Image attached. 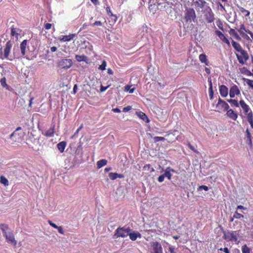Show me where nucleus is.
<instances>
[{
    "instance_id": "obj_1",
    "label": "nucleus",
    "mask_w": 253,
    "mask_h": 253,
    "mask_svg": "<svg viewBox=\"0 0 253 253\" xmlns=\"http://www.w3.org/2000/svg\"><path fill=\"white\" fill-rule=\"evenodd\" d=\"M0 228L2 231L3 236L5 237L7 242L15 246L17 242L15 239L12 231L6 224H1Z\"/></svg>"
},
{
    "instance_id": "obj_2",
    "label": "nucleus",
    "mask_w": 253,
    "mask_h": 253,
    "mask_svg": "<svg viewBox=\"0 0 253 253\" xmlns=\"http://www.w3.org/2000/svg\"><path fill=\"white\" fill-rule=\"evenodd\" d=\"M239 232V230L227 231L224 233L223 238L227 241H234L238 244L239 243V241L238 240Z\"/></svg>"
},
{
    "instance_id": "obj_3",
    "label": "nucleus",
    "mask_w": 253,
    "mask_h": 253,
    "mask_svg": "<svg viewBox=\"0 0 253 253\" xmlns=\"http://www.w3.org/2000/svg\"><path fill=\"white\" fill-rule=\"evenodd\" d=\"M130 231H131V229L129 227H119L115 230L114 236L116 238L119 237L125 238L129 234Z\"/></svg>"
},
{
    "instance_id": "obj_4",
    "label": "nucleus",
    "mask_w": 253,
    "mask_h": 253,
    "mask_svg": "<svg viewBox=\"0 0 253 253\" xmlns=\"http://www.w3.org/2000/svg\"><path fill=\"white\" fill-rule=\"evenodd\" d=\"M196 17L195 10L193 8H188L185 13V19L187 22L191 23L194 21Z\"/></svg>"
},
{
    "instance_id": "obj_5",
    "label": "nucleus",
    "mask_w": 253,
    "mask_h": 253,
    "mask_svg": "<svg viewBox=\"0 0 253 253\" xmlns=\"http://www.w3.org/2000/svg\"><path fill=\"white\" fill-rule=\"evenodd\" d=\"M232 44L236 51L240 52L241 54L243 55L246 60L249 59V56L247 52L242 49L241 45L238 42L232 41Z\"/></svg>"
},
{
    "instance_id": "obj_6",
    "label": "nucleus",
    "mask_w": 253,
    "mask_h": 253,
    "mask_svg": "<svg viewBox=\"0 0 253 253\" xmlns=\"http://www.w3.org/2000/svg\"><path fill=\"white\" fill-rule=\"evenodd\" d=\"M58 66L61 68L69 69L73 64V62L70 59H62L58 62Z\"/></svg>"
},
{
    "instance_id": "obj_7",
    "label": "nucleus",
    "mask_w": 253,
    "mask_h": 253,
    "mask_svg": "<svg viewBox=\"0 0 253 253\" xmlns=\"http://www.w3.org/2000/svg\"><path fill=\"white\" fill-rule=\"evenodd\" d=\"M215 108L218 112H220L221 110L227 111L229 108V106L226 102L219 97L218 103L216 105Z\"/></svg>"
},
{
    "instance_id": "obj_8",
    "label": "nucleus",
    "mask_w": 253,
    "mask_h": 253,
    "mask_svg": "<svg viewBox=\"0 0 253 253\" xmlns=\"http://www.w3.org/2000/svg\"><path fill=\"white\" fill-rule=\"evenodd\" d=\"M150 253H163L162 247L158 242H153L151 243Z\"/></svg>"
},
{
    "instance_id": "obj_9",
    "label": "nucleus",
    "mask_w": 253,
    "mask_h": 253,
    "mask_svg": "<svg viewBox=\"0 0 253 253\" xmlns=\"http://www.w3.org/2000/svg\"><path fill=\"white\" fill-rule=\"evenodd\" d=\"M22 56L19 46L17 44L14 45L13 48L12 53L10 55L9 60L12 61L14 58H20Z\"/></svg>"
},
{
    "instance_id": "obj_10",
    "label": "nucleus",
    "mask_w": 253,
    "mask_h": 253,
    "mask_svg": "<svg viewBox=\"0 0 253 253\" xmlns=\"http://www.w3.org/2000/svg\"><path fill=\"white\" fill-rule=\"evenodd\" d=\"M207 4L205 0H193V5L197 11L203 9Z\"/></svg>"
},
{
    "instance_id": "obj_11",
    "label": "nucleus",
    "mask_w": 253,
    "mask_h": 253,
    "mask_svg": "<svg viewBox=\"0 0 253 253\" xmlns=\"http://www.w3.org/2000/svg\"><path fill=\"white\" fill-rule=\"evenodd\" d=\"M149 3V8L150 10L153 13H154V11H155L157 9H161L163 7V6L162 5V3L157 1V0H156V1H154V0H150Z\"/></svg>"
},
{
    "instance_id": "obj_12",
    "label": "nucleus",
    "mask_w": 253,
    "mask_h": 253,
    "mask_svg": "<svg viewBox=\"0 0 253 253\" xmlns=\"http://www.w3.org/2000/svg\"><path fill=\"white\" fill-rule=\"evenodd\" d=\"M12 47V42L11 41H8L5 45V47L4 49V54L3 56L4 58L7 59L9 60L10 58V54L11 49Z\"/></svg>"
},
{
    "instance_id": "obj_13",
    "label": "nucleus",
    "mask_w": 253,
    "mask_h": 253,
    "mask_svg": "<svg viewBox=\"0 0 253 253\" xmlns=\"http://www.w3.org/2000/svg\"><path fill=\"white\" fill-rule=\"evenodd\" d=\"M240 93V91L236 85L234 84L230 87L229 96L231 98H233L236 95H239Z\"/></svg>"
},
{
    "instance_id": "obj_14",
    "label": "nucleus",
    "mask_w": 253,
    "mask_h": 253,
    "mask_svg": "<svg viewBox=\"0 0 253 253\" xmlns=\"http://www.w3.org/2000/svg\"><path fill=\"white\" fill-rule=\"evenodd\" d=\"M28 40H24L20 45V50L22 57L26 54V48L27 46Z\"/></svg>"
},
{
    "instance_id": "obj_15",
    "label": "nucleus",
    "mask_w": 253,
    "mask_h": 253,
    "mask_svg": "<svg viewBox=\"0 0 253 253\" xmlns=\"http://www.w3.org/2000/svg\"><path fill=\"white\" fill-rule=\"evenodd\" d=\"M207 12L208 14L206 15V19L208 23H211L214 20V14L210 7H208Z\"/></svg>"
},
{
    "instance_id": "obj_16",
    "label": "nucleus",
    "mask_w": 253,
    "mask_h": 253,
    "mask_svg": "<svg viewBox=\"0 0 253 253\" xmlns=\"http://www.w3.org/2000/svg\"><path fill=\"white\" fill-rule=\"evenodd\" d=\"M215 34L223 42L226 43L228 46H230L229 41L225 37L222 32L217 30L215 31Z\"/></svg>"
},
{
    "instance_id": "obj_17",
    "label": "nucleus",
    "mask_w": 253,
    "mask_h": 253,
    "mask_svg": "<svg viewBox=\"0 0 253 253\" xmlns=\"http://www.w3.org/2000/svg\"><path fill=\"white\" fill-rule=\"evenodd\" d=\"M240 105L243 110L245 115L252 111L249 106L247 105L243 100H241L240 101Z\"/></svg>"
},
{
    "instance_id": "obj_18",
    "label": "nucleus",
    "mask_w": 253,
    "mask_h": 253,
    "mask_svg": "<svg viewBox=\"0 0 253 253\" xmlns=\"http://www.w3.org/2000/svg\"><path fill=\"white\" fill-rule=\"evenodd\" d=\"M21 30L18 28H14L12 26L11 29V36L12 37H15L16 40H18L19 36L20 35Z\"/></svg>"
},
{
    "instance_id": "obj_19",
    "label": "nucleus",
    "mask_w": 253,
    "mask_h": 253,
    "mask_svg": "<svg viewBox=\"0 0 253 253\" xmlns=\"http://www.w3.org/2000/svg\"><path fill=\"white\" fill-rule=\"evenodd\" d=\"M226 115L228 117L234 121H236L238 118V114L232 109H228L227 110Z\"/></svg>"
},
{
    "instance_id": "obj_20",
    "label": "nucleus",
    "mask_w": 253,
    "mask_h": 253,
    "mask_svg": "<svg viewBox=\"0 0 253 253\" xmlns=\"http://www.w3.org/2000/svg\"><path fill=\"white\" fill-rule=\"evenodd\" d=\"M55 133V125H53L51 127L45 131L43 134L45 136L47 137H51L54 136Z\"/></svg>"
},
{
    "instance_id": "obj_21",
    "label": "nucleus",
    "mask_w": 253,
    "mask_h": 253,
    "mask_svg": "<svg viewBox=\"0 0 253 253\" xmlns=\"http://www.w3.org/2000/svg\"><path fill=\"white\" fill-rule=\"evenodd\" d=\"M219 92L221 96L225 97L227 96L228 89L227 86L224 85H221L219 87Z\"/></svg>"
},
{
    "instance_id": "obj_22",
    "label": "nucleus",
    "mask_w": 253,
    "mask_h": 253,
    "mask_svg": "<svg viewBox=\"0 0 253 253\" xmlns=\"http://www.w3.org/2000/svg\"><path fill=\"white\" fill-rule=\"evenodd\" d=\"M128 236H129L130 239L133 241H135L137 238H141V235L140 233L134 231L132 232L130 231Z\"/></svg>"
},
{
    "instance_id": "obj_23",
    "label": "nucleus",
    "mask_w": 253,
    "mask_h": 253,
    "mask_svg": "<svg viewBox=\"0 0 253 253\" xmlns=\"http://www.w3.org/2000/svg\"><path fill=\"white\" fill-rule=\"evenodd\" d=\"M109 178L112 180H115L117 178H123L124 177V175L123 174H119L115 172H110L109 173Z\"/></svg>"
},
{
    "instance_id": "obj_24",
    "label": "nucleus",
    "mask_w": 253,
    "mask_h": 253,
    "mask_svg": "<svg viewBox=\"0 0 253 253\" xmlns=\"http://www.w3.org/2000/svg\"><path fill=\"white\" fill-rule=\"evenodd\" d=\"M66 142L62 141L59 142L57 145V148L61 153H63L64 151L65 148L66 146Z\"/></svg>"
},
{
    "instance_id": "obj_25",
    "label": "nucleus",
    "mask_w": 253,
    "mask_h": 253,
    "mask_svg": "<svg viewBox=\"0 0 253 253\" xmlns=\"http://www.w3.org/2000/svg\"><path fill=\"white\" fill-rule=\"evenodd\" d=\"M138 117L140 118L141 120L144 121V122L146 123L149 122V120L148 118V117L144 114V113L142 112H137L136 113Z\"/></svg>"
},
{
    "instance_id": "obj_26",
    "label": "nucleus",
    "mask_w": 253,
    "mask_h": 253,
    "mask_svg": "<svg viewBox=\"0 0 253 253\" xmlns=\"http://www.w3.org/2000/svg\"><path fill=\"white\" fill-rule=\"evenodd\" d=\"M75 34H71L68 36H63L62 38H60V40L63 42H68L72 40L75 37Z\"/></svg>"
},
{
    "instance_id": "obj_27",
    "label": "nucleus",
    "mask_w": 253,
    "mask_h": 253,
    "mask_svg": "<svg viewBox=\"0 0 253 253\" xmlns=\"http://www.w3.org/2000/svg\"><path fill=\"white\" fill-rule=\"evenodd\" d=\"M229 34L231 36H233L235 39L237 40H241V38L234 29H231L229 31Z\"/></svg>"
},
{
    "instance_id": "obj_28",
    "label": "nucleus",
    "mask_w": 253,
    "mask_h": 253,
    "mask_svg": "<svg viewBox=\"0 0 253 253\" xmlns=\"http://www.w3.org/2000/svg\"><path fill=\"white\" fill-rule=\"evenodd\" d=\"M245 30H246V28H245L244 24H242L241 25L240 29L238 31H239V32L240 33V34L241 35H242L243 37L246 38L247 40H249L250 37L248 35H246L244 33V31H245Z\"/></svg>"
},
{
    "instance_id": "obj_29",
    "label": "nucleus",
    "mask_w": 253,
    "mask_h": 253,
    "mask_svg": "<svg viewBox=\"0 0 253 253\" xmlns=\"http://www.w3.org/2000/svg\"><path fill=\"white\" fill-rule=\"evenodd\" d=\"M199 60L202 63H205L206 65H208V59L205 54L202 53L200 54L199 55Z\"/></svg>"
},
{
    "instance_id": "obj_30",
    "label": "nucleus",
    "mask_w": 253,
    "mask_h": 253,
    "mask_svg": "<svg viewBox=\"0 0 253 253\" xmlns=\"http://www.w3.org/2000/svg\"><path fill=\"white\" fill-rule=\"evenodd\" d=\"M107 163V161L106 159H101L97 162V168L100 169L102 167L105 166Z\"/></svg>"
},
{
    "instance_id": "obj_31",
    "label": "nucleus",
    "mask_w": 253,
    "mask_h": 253,
    "mask_svg": "<svg viewBox=\"0 0 253 253\" xmlns=\"http://www.w3.org/2000/svg\"><path fill=\"white\" fill-rule=\"evenodd\" d=\"M76 59L78 62H81V61H85L87 59V58L86 56L84 55H76L75 56Z\"/></svg>"
},
{
    "instance_id": "obj_32",
    "label": "nucleus",
    "mask_w": 253,
    "mask_h": 253,
    "mask_svg": "<svg viewBox=\"0 0 253 253\" xmlns=\"http://www.w3.org/2000/svg\"><path fill=\"white\" fill-rule=\"evenodd\" d=\"M237 58L240 63L242 64H245L247 60H246L244 57L243 55H239V54H236Z\"/></svg>"
},
{
    "instance_id": "obj_33",
    "label": "nucleus",
    "mask_w": 253,
    "mask_h": 253,
    "mask_svg": "<svg viewBox=\"0 0 253 253\" xmlns=\"http://www.w3.org/2000/svg\"><path fill=\"white\" fill-rule=\"evenodd\" d=\"M0 182L1 184H3L5 186H7L9 185V182L8 180L4 176H0Z\"/></svg>"
},
{
    "instance_id": "obj_34",
    "label": "nucleus",
    "mask_w": 253,
    "mask_h": 253,
    "mask_svg": "<svg viewBox=\"0 0 253 253\" xmlns=\"http://www.w3.org/2000/svg\"><path fill=\"white\" fill-rule=\"evenodd\" d=\"M227 101L230 103L232 106H235L236 107H238L239 106V104L237 100L230 99H228Z\"/></svg>"
},
{
    "instance_id": "obj_35",
    "label": "nucleus",
    "mask_w": 253,
    "mask_h": 253,
    "mask_svg": "<svg viewBox=\"0 0 253 253\" xmlns=\"http://www.w3.org/2000/svg\"><path fill=\"white\" fill-rule=\"evenodd\" d=\"M242 251L243 253H250L251 250L246 245H244L242 247Z\"/></svg>"
},
{
    "instance_id": "obj_36",
    "label": "nucleus",
    "mask_w": 253,
    "mask_h": 253,
    "mask_svg": "<svg viewBox=\"0 0 253 253\" xmlns=\"http://www.w3.org/2000/svg\"><path fill=\"white\" fill-rule=\"evenodd\" d=\"M165 177H167L169 180H170L171 178V174L170 171H169L167 169H166L165 173L163 174Z\"/></svg>"
},
{
    "instance_id": "obj_37",
    "label": "nucleus",
    "mask_w": 253,
    "mask_h": 253,
    "mask_svg": "<svg viewBox=\"0 0 253 253\" xmlns=\"http://www.w3.org/2000/svg\"><path fill=\"white\" fill-rule=\"evenodd\" d=\"M246 134H247V139L248 140H249V144H252V136H251V133L249 131V130L248 128H247L246 130Z\"/></svg>"
},
{
    "instance_id": "obj_38",
    "label": "nucleus",
    "mask_w": 253,
    "mask_h": 253,
    "mask_svg": "<svg viewBox=\"0 0 253 253\" xmlns=\"http://www.w3.org/2000/svg\"><path fill=\"white\" fill-rule=\"evenodd\" d=\"M246 119L248 121H251L253 120V113L252 111L249 112V113L246 115Z\"/></svg>"
},
{
    "instance_id": "obj_39",
    "label": "nucleus",
    "mask_w": 253,
    "mask_h": 253,
    "mask_svg": "<svg viewBox=\"0 0 253 253\" xmlns=\"http://www.w3.org/2000/svg\"><path fill=\"white\" fill-rule=\"evenodd\" d=\"M239 9H240V11L242 12V13H245V16H249L250 14V12L249 11L245 9V8H244L243 7H238Z\"/></svg>"
},
{
    "instance_id": "obj_40",
    "label": "nucleus",
    "mask_w": 253,
    "mask_h": 253,
    "mask_svg": "<svg viewBox=\"0 0 253 253\" xmlns=\"http://www.w3.org/2000/svg\"><path fill=\"white\" fill-rule=\"evenodd\" d=\"M106 11H107V14L109 15H110L111 16H112V17H114V20L115 21H116L117 17H116V16L115 15H114V14H112V13L111 12V9H110L109 7L108 6V7H106Z\"/></svg>"
},
{
    "instance_id": "obj_41",
    "label": "nucleus",
    "mask_w": 253,
    "mask_h": 253,
    "mask_svg": "<svg viewBox=\"0 0 253 253\" xmlns=\"http://www.w3.org/2000/svg\"><path fill=\"white\" fill-rule=\"evenodd\" d=\"M233 217L237 219H241V218H243V215L238 213L237 211H236L233 215Z\"/></svg>"
},
{
    "instance_id": "obj_42",
    "label": "nucleus",
    "mask_w": 253,
    "mask_h": 253,
    "mask_svg": "<svg viewBox=\"0 0 253 253\" xmlns=\"http://www.w3.org/2000/svg\"><path fill=\"white\" fill-rule=\"evenodd\" d=\"M106 62L105 60H103L102 62V64L99 66L98 69L101 70H104L106 67Z\"/></svg>"
},
{
    "instance_id": "obj_43",
    "label": "nucleus",
    "mask_w": 253,
    "mask_h": 253,
    "mask_svg": "<svg viewBox=\"0 0 253 253\" xmlns=\"http://www.w3.org/2000/svg\"><path fill=\"white\" fill-rule=\"evenodd\" d=\"M153 139H154L155 142H159L160 141H164L165 140V138L163 137L155 136L153 138Z\"/></svg>"
},
{
    "instance_id": "obj_44",
    "label": "nucleus",
    "mask_w": 253,
    "mask_h": 253,
    "mask_svg": "<svg viewBox=\"0 0 253 253\" xmlns=\"http://www.w3.org/2000/svg\"><path fill=\"white\" fill-rule=\"evenodd\" d=\"M0 82L2 87H5L7 86V84L6 83V79L5 78L1 79Z\"/></svg>"
},
{
    "instance_id": "obj_45",
    "label": "nucleus",
    "mask_w": 253,
    "mask_h": 253,
    "mask_svg": "<svg viewBox=\"0 0 253 253\" xmlns=\"http://www.w3.org/2000/svg\"><path fill=\"white\" fill-rule=\"evenodd\" d=\"M202 190H204L205 191H207L209 190V188L206 185H201L198 188V191H201Z\"/></svg>"
},
{
    "instance_id": "obj_46",
    "label": "nucleus",
    "mask_w": 253,
    "mask_h": 253,
    "mask_svg": "<svg viewBox=\"0 0 253 253\" xmlns=\"http://www.w3.org/2000/svg\"><path fill=\"white\" fill-rule=\"evenodd\" d=\"M130 87L131 86H129V85L126 86L125 90L129 91V93H132L133 92V91L135 89V88L133 87V88H130Z\"/></svg>"
},
{
    "instance_id": "obj_47",
    "label": "nucleus",
    "mask_w": 253,
    "mask_h": 253,
    "mask_svg": "<svg viewBox=\"0 0 253 253\" xmlns=\"http://www.w3.org/2000/svg\"><path fill=\"white\" fill-rule=\"evenodd\" d=\"M209 96L210 99L211 100L213 99V91L212 89V87H209Z\"/></svg>"
},
{
    "instance_id": "obj_48",
    "label": "nucleus",
    "mask_w": 253,
    "mask_h": 253,
    "mask_svg": "<svg viewBox=\"0 0 253 253\" xmlns=\"http://www.w3.org/2000/svg\"><path fill=\"white\" fill-rule=\"evenodd\" d=\"M247 84L253 89V80L247 79Z\"/></svg>"
},
{
    "instance_id": "obj_49",
    "label": "nucleus",
    "mask_w": 253,
    "mask_h": 253,
    "mask_svg": "<svg viewBox=\"0 0 253 253\" xmlns=\"http://www.w3.org/2000/svg\"><path fill=\"white\" fill-rule=\"evenodd\" d=\"M91 26L93 27L94 26H102V23L100 21H97L92 24H91Z\"/></svg>"
},
{
    "instance_id": "obj_50",
    "label": "nucleus",
    "mask_w": 253,
    "mask_h": 253,
    "mask_svg": "<svg viewBox=\"0 0 253 253\" xmlns=\"http://www.w3.org/2000/svg\"><path fill=\"white\" fill-rule=\"evenodd\" d=\"M144 169H146L147 168L148 169H150L151 172H153L155 171V169L151 167V165L150 164L146 165L144 167Z\"/></svg>"
},
{
    "instance_id": "obj_51",
    "label": "nucleus",
    "mask_w": 253,
    "mask_h": 253,
    "mask_svg": "<svg viewBox=\"0 0 253 253\" xmlns=\"http://www.w3.org/2000/svg\"><path fill=\"white\" fill-rule=\"evenodd\" d=\"M132 107L131 106H127L123 108V111L124 112H126L130 111Z\"/></svg>"
},
{
    "instance_id": "obj_52",
    "label": "nucleus",
    "mask_w": 253,
    "mask_h": 253,
    "mask_svg": "<svg viewBox=\"0 0 253 253\" xmlns=\"http://www.w3.org/2000/svg\"><path fill=\"white\" fill-rule=\"evenodd\" d=\"M165 176L164 174L160 175L158 178V180L159 182H162L164 181Z\"/></svg>"
},
{
    "instance_id": "obj_53",
    "label": "nucleus",
    "mask_w": 253,
    "mask_h": 253,
    "mask_svg": "<svg viewBox=\"0 0 253 253\" xmlns=\"http://www.w3.org/2000/svg\"><path fill=\"white\" fill-rule=\"evenodd\" d=\"M83 127V124H82V125L80 126V127L77 129V130L76 131V132H75V133H74V135H73V136H72L71 137V138H73L75 135H76V134H77L79 133V131H80V130H81L82 129Z\"/></svg>"
},
{
    "instance_id": "obj_54",
    "label": "nucleus",
    "mask_w": 253,
    "mask_h": 253,
    "mask_svg": "<svg viewBox=\"0 0 253 253\" xmlns=\"http://www.w3.org/2000/svg\"><path fill=\"white\" fill-rule=\"evenodd\" d=\"M56 229H58L59 233H61V234H64V231L61 226H58Z\"/></svg>"
},
{
    "instance_id": "obj_55",
    "label": "nucleus",
    "mask_w": 253,
    "mask_h": 253,
    "mask_svg": "<svg viewBox=\"0 0 253 253\" xmlns=\"http://www.w3.org/2000/svg\"><path fill=\"white\" fill-rule=\"evenodd\" d=\"M109 87V85H108V86L105 87L101 85V87H100V91L101 92L105 91Z\"/></svg>"
},
{
    "instance_id": "obj_56",
    "label": "nucleus",
    "mask_w": 253,
    "mask_h": 253,
    "mask_svg": "<svg viewBox=\"0 0 253 253\" xmlns=\"http://www.w3.org/2000/svg\"><path fill=\"white\" fill-rule=\"evenodd\" d=\"M48 223L49 224V225L50 226H51L52 227H53V228H57L58 226H57L55 223H53L50 220H49L48 221Z\"/></svg>"
},
{
    "instance_id": "obj_57",
    "label": "nucleus",
    "mask_w": 253,
    "mask_h": 253,
    "mask_svg": "<svg viewBox=\"0 0 253 253\" xmlns=\"http://www.w3.org/2000/svg\"><path fill=\"white\" fill-rule=\"evenodd\" d=\"M51 24H50V23H46L45 25H44V28L46 29V30H49L51 28Z\"/></svg>"
},
{
    "instance_id": "obj_58",
    "label": "nucleus",
    "mask_w": 253,
    "mask_h": 253,
    "mask_svg": "<svg viewBox=\"0 0 253 253\" xmlns=\"http://www.w3.org/2000/svg\"><path fill=\"white\" fill-rule=\"evenodd\" d=\"M220 251H223L225 253H230V252L227 248H224L223 249H220Z\"/></svg>"
},
{
    "instance_id": "obj_59",
    "label": "nucleus",
    "mask_w": 253,
    "mask_h": 253,
    "mask_svg": "<svg viewBox=\"0 0 253 253\" xmlns=\"http://www.w3.org/2000/svg\"><path fill=\"white\" fill-rule=\"evenodd\" d=\"M188 146L191 150H192L194 152H196V150L195 149L194 147L191 144L188 143Z\"/></svg>"
},
{
    "instance_id": "obj_60",
    "label": "nucleus",
    "mask_w": 253,
    "mask_h": 253,
    "mask_svg": "<svg viewBox=\"0 0 253 253\" xmlns=\"http://www.w3.org/2000/svg\"><path fill=\"white\" fill-rule=\"evenodd\" d=\"M77 88H78L77 85V84H75L74 87H73V91L74 94H75L77 92Z\"/></svg>"
},
{
    "instance_id": "obj_61",
    "label": "nucleus",
    "mask_w": 253,
    "mask_h": 253,
    "mask_svg": "<svg viewBox=\"0 0 253 253\" xmlns=\"http://www.w3.org/2000/svg\"><path fill=\"white\" fill-rule=\"evenodd\" d=\"M112 111L115 112V113H120L121 112V110L118 108H113L112 109Z\"/></svg>"
},
{
    "instance_id": "obj_62",
    "label": "nucleus",
    "mask_w": 253,
    "mask_h": 253,
    "mask_svg": "<svg viewBox=\"0 0 253 253\" xmlns=\"http://www.w3.org/2000/svg\"><path fill=\"white\" fill-rule=\"evenodd\" d=\"M241 209L246 210V208L241 205L237 206V210H241Z\"/></svg>"
},
{
    "instance_id": "obj_63",
    "label": "nucleus",
    "mask_w": 253,
    "mask_h": 253,
    "mask_svg": "<svg viewBox=\"0 0 253 253\" xmlns=\"http://www.w3.org/2000/svg\"><path fill=\"white\" fill-rule=\"evenodd\" d=\"M169 251L170 253H174V248L172 247H169Z\"/></svg>"
},
{
    "instance_id": "obj_64",
    "label": "nucleus",
    "mask_w": 253,
    "mask_h": 253,
    "mask_svg": "<svg viewBox=\"0 0 253 253\" xmlns=\"http://www.w3.org/2000/svg\"><path fill=\"white\" fill-rule=\"evenodd\" d=\"M250 124L251 127L253 128V120L251 121H248Z\"/></svg>"
}]
</instances>
